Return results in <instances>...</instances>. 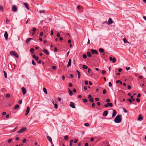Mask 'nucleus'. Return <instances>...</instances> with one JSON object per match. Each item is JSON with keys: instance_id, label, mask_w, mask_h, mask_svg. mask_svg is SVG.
<instances>
[{"instance_id": "nucleus-1", "label": "nucleus", "mask_w": 146, "mask_h": 146, "mask_svg": "<svg viewBox=\"0 0 146 146\" xmlns=\"http://www.w3.org/2000/svg\"><path fill=\"white\" fill-rule=\"evenodd\" d=\"M122 116L121 115L119 114L118 115L114 120V122L117 123H120L122 120Z\"/></svg>"}, {"instance_id": "nucleus-2", "label": "nucleus", "mask_w": 146, "mask_h": 146, "mask_svg": "<svg viewBox=\"0 0 146 146\" xmlns=\"http://www.w3.org/2000/svg\"><path fill=\"white\" fill-rule=\"evenodd\" d=\"M27 129L26 127H23L19 130L17 131V133H21L26 131Z\"/></svg>"}, {"instance_id": "nucleus-3", "label": "nucleus", "mask_w": 146, "mask_h": 146, "mask_svg": "<svg viewBox=\"0 0 146 146\" xmlns=\"http://www.w3.org/2000/svg\"><path fill=\"white\" fill-rule=\"evenodd\" d=\"M10 53L11 55L15 56L17 58H18L19 57L15 51H11L10 52Z\"/></svg>"}, {"instance_id": "nucleus-4", "label": "nucleus", "mask_w": 146, "mask_h": 146, "mask_svg": "<svg viewBox=\"0 0 146 146\" xmlns=\"http://www.w3.org/2000/svg\"><path fill=\"white\" fill-rule=\"evenodd\" d=\"M42 52L46 53L47 55L48 56L50 55L49 52L47 50L45 49H43L42 50Z\"/></svg>"}, {"instance_id": "nucleus-5", "label": "nucleus", "mask_w": 146, "mask_h": 146, "mask_svg": "<svg viewBox=\"0 0 146 146\" xmlns=\"http://www.w3.org/2000/svg\"><path fill=\"white\" fill-rule=\"evenodd\" d=\"M91 51L92 53V54H94L95 53L96 54H97L98 53V51H97L96 50H94L93 49H92L91 50Z\"/></svg>"}, {"instance_id": "nucleus-6", "label": "nucleus", "mask_w": 146, "mask_h": 146, "mask_svg": "<svg viewBox=\"0 0 146 146\" xmlns=\"http://www.w3.org/2000/svg\"><path fill=\"white\" fill-rule=\"evenodd\" d=\"M30 111V108L29 107H28L27 108V110H26L25 111V115L27 116V115L28 113H29Z\"/></svg>"}, {"instance_id": "nucleus-7", "label": "nucleus", "mask_w": 146, "mask_h": 146, "mask_svg": "<svg viewBox=\"0 0 146 146\" xmlns=\"http://www.w3.org/2000/svg\"><path fill=\"white\" fill-rule=\"evenodd\" d=\"M109 59L110 61H112V62L113 63H115L116 61V59L115 58H112L111 57H110Z\"/></svg>"}, {"instance_id": "nucleus-8", "label": "nucleus", "mask_w": 146, "mask_h": 146, "mask_svg": "<svg viewBox=\"0 0 146 146\" xmlns=\"http://www.w3.org/2000/svg\"><path fill=\"white\" fill-rule=\"evenodd\" d=\"M4 37L6 40L8 39V35L7 31H5L4 34Z\"/></svg>"}, {"instance_id": "nucleus-9", "label": "nucleus", "mask_w": 146, "mask_h": 146, "mask_svg": "<svg viewBox=\"0 0 146 146\" xmlns=\"http://www.w3.org/2000/svg\"><path fill=\"white\" fill-rule=\"evenodd\" d=\"M33 38H28L26 40V42L27 44H29V42L31 40H33Z\"/></svg>"}, {"instance_id": "nucleus-10", "label": "nucleus", "mask_w": 146, "mask_h": 146, "mask_svg": "<svg viewBox=\"0 0 146 146\" xmlns=\"http://www.w3.org/2000/svg\"><path fill=\"white\" fill-rule=\"evenodd\" d=\"M47 139L50 142L51 144H53V143L52 141V138L48 136H47Z\"/></svg>"}, {"instance_id": "nucleus-11", "label": "nucleus", "mask_w": 146, "mask_h": 146, "mask_svg": "<svg viewBox=\"0 0 146 146\" xmlns=\"http://www.w3.org/2000/svg\"><path fill=\"white\" fill-rule=\"evenodd\" d=\"M70 106L73 108H75L74 103L72 102L70 103Z\"/></svg>"}, {"instance_id": "nucleus-12", "label": "nucleus", "mask_w": 146, "mask_h": 146, "mask_svg": "<svg viewBox=\"0 0 146 146\" xmlns=\"http://www.w3.org/2000/svg\"><path fill=\"white\" fill-rule=\"evenodd\" d=\"M21 90L23 92V94L24 95L26 93V90L25 88L24 87H22L21 88Z\"/></svg>"}, {"instance_id": "nucleus-13", "label": "nucleus", "mask_w": 146, "mask_h": 146, "mask_svg": "<svg viewBox=\"0 0 146 146\" xmlns=\"http://www.w3.org/2000/svg\"><path fill=\"white\" fill-rule=\"evenodd\" d=\"M143 119V117L141 115V114L139 115V116L137 120L141 121Z\"/></svg>"}, {"instance_id": "nucleus-14", "label": "nucleus", "mask_w": 146, "mask_h": 146, "mask_svg": "<svg viewBox=\"0 0 146 146\" xmlns=\"http://www.w3.org/2000/svg\"><path fill=\"white\" fill-rule=\"evenodd\" d=\"M108 113V111L107 110L103 112V115L104 117H106Z\"/></svg>"}, {"instance_id": "nucleus-15", "label": "nucleus", "mask_w": 146, "mask_h": 146, "mask_svg": "<svg viewBox=\"0 0 146 146\" xmlns=\"http://www.w3.org/2000/svg\"><path fill=\"white\" fill-rule=\"evenodd\" d=\"M71 64V59H70L69 60V61L67 64V67H68L69 66H70Z\"/></svg>"}, {"instance_id": "nucleus-16", "label": "nucleus", "mask_w": 146, "mask_h": 146, "mask_svg": "<svg viewBox=\"0 0 146 146\" xmlns=\"http://www.w3.org/2000/svg\"><path fill=\"white\" fill-rule=\"evenodd\" d=\"M116 114V111L115 110H113V113L112 115V117H114Z\"/></svg>"}, {"instance_id": "nucleus-17", "label": "nucleus", "mask_w": 146, "mask_h": 146, "mask_svg": "<svg viewBox=\"0 0 146 146\" xmlns=\"http://www.w3.org/2000/svg\"><path fill=\"white\" fill-rule=\"evenodd\" d=\"M37 12H38L40 14H41L42 13H45V11L44 10H39V11L37 10Z\"/></svg>"}, {"instance_id": "nucleus-18", "label": "nucleus", "mask_w": 146, "mask_h": 146, "mask_svg": "<svg viewBox=\"0 0 146 146\" xmlns=\"http://www.w3.org/2000/svg\"><path fill=\"white\" fill-rule=\"evenodd\" d=\"M24 5L25 7L27 9H29V7L28 4L27 3H24Z\"/></svg>"}, {"instance_id": "nucleus-19", "label": "nucleus", "mask_w": 146, "mask_h": 146, "mask_svg": "<svg viewBox=\"0 0 146 146\" xmlns=\"http://www.w3.org/2000/svg\"><path fill=\"white\" fill-rule=\"evenodd\" d=\"M108 23L109 24H111L113 23V21L110 18L108 20Z\"/></svg>"}, {"instance_id": "nucleus-20", "label": "nucleus", "mask_w": 146, "mask_h": 146, "mask_svg": "<svg viewBox=\"0 0 146 146\" xmlns=\"http://www.w3.org/2000/svg\"><path fill=\"white\" fill-rule=\"evenodd\" d=\"M68 93L69 95L71 96H72L73 94V92L69 89H68Z\"/></svg>"}, {"instance_id": "nucleus-21", "label": "nucleus", "mask_w": 146, "mask_h": 146, "mask_svg": "<svg viewBox=\"0 0 146 146\" xmlns=\"http://www.w3.org/2000/svg\"><path fill=\"white\" fill-rule=\"evenodd\" d=\"M107 104L108 106L111 107L113 106V104L111 103H107Z\"/></svg>"}, {"instance_id": "nucleus-22", "label": "nucleus", "mask_w": 146, "mask_h": 146, "mask_svg": "<svg viewBox=\"0 0 146 146\" xmlns=\"http://www.w3.org/2000/svg\"><path fill=\"white\" fill-rule=\"evenodd\" d=\"M77 8L78 9H83L84 8L83 7L79 5H78L77 6Z\"/></svg>"}, {"instance_id": "nucleus-23", "label": "nucleus", "mask_w": 146, "mask_h": 146, "mask_svg": "<svg viewBox=\"0 0 146 146\" xmlns=\"http://www.w3.org/2000/svg\"><path fill=\"white\" fill-rule=\"evenodd\" d=\"M3 73H4V74L5 78H7V74L6 73V72L5 71H3Z\"/></svg>"}, {"instance_id": "nucleus-24", "label": "nucleus", "mask_w": 146, "mask_h": 146, "mask_svg": "<svg viewBox=\"0 0 146 146\" xmlns=\"http://www.w3.org/2000/svg\"><path fill=\"white\" fill-rule=\"evenodd\" d=\"M87 55L89 57H91L92 56V55L91 53L90 52H88L87 53Z\"/></svg>"}, {"instance_id": "nucleus-25", "label": "nucleus", "mask_w": 146, "mask_h": 146, "mask_svg": "<svg viewBox=\"0 0 146 146\" xmlns=\"http://www.w3.org/2000/svg\"><path fill=\"white\" fill-rule=\"evenodd\" d=\"M99 51L101 53H103L104 51V50L102 48H100L99 49Z\"/></svg>"}, {"instance_id": "nucleus-26", "label": "nucleus", "mask_w": 146, "mask_h": 146, "mask_svg": "<svg viewBox=\"0 0 146 146\" xmlns=\"http://www.w3.org/2000/svg\"><path fill=\"white\" fill-rule=\"evenodd\" d=\"M53 104L54 105V108L56 109L58 108V105L57 104H54V102H53Z\"/></svg>"}, {"instance_id": "nucleus-27", "label": "nucleus", "mask_w": 146, "mask_h": 146, "mask_svg": "<svg viewBox=\"0 0 146 146\" xmlns=\"http://www.w3.org/2000/svg\"><path fill=\"white\" fill-rule=\"evenodd\" d=\"M83 68L85 69H86L88 68V67L85 65H83L82 66Z\"/></svg>"}, {"instance_id": "nucleus-28", "label": "nucleus", "mask_w": 146, "mask_h": 146, "mask_svg": "<svg viewBox=\"0 0 146 146\" xmlns=\"http://www.w3.org/2000/svg\"><path fill=\"white\" fill-rule=\"evenodd\" d=\"M73 142V140L72 139L71 140L70 142V146H72V143Z\"/></svg>"}, {"instance_id": "nucleus-29", "label": "nucleus", "mask_w": 146, "mask_h": 146, "mask_svg": "<svg viewBox=\"0 0 146 146\" xmlns=\"http://www.w3.org/2000/svg\"><path fill=\"white\" fill-rule=\"evenodd\" d=\"M19 107V105L18 104H17L15 106L14 108V109L15 110L17 109H18Z\"/></svg>"}, {"instance_id": "nucleus-30", "label": "nucleus", "mask_w": 146, "mask_h": 146, "mask_svg": "<svg viewBox=\"0 0 146 146\" xmlns=\"http://www.w3.org/2000/svg\"><path fill=\"white\" fill-rule=\"evenodd\" d=\"M43 91H44V92L46 94H47V90H46V89L45 88H43Z\"/></svg>"}, {"instance_id": "nucleus-31", "label": "nucleus", "mask_w": 146, "mask_h": 146, "mask_svg": "<svg viewBox=\"0 0 146 146\" xmlns=\"http://www.w3.org/2000/svg\"><path fill=\"white\" fill-rule=\"evenodd\" d=\"M123 42L125 43H128V42L127 41L125 38H124L123 39Z\"/></svg>"}, {"instance_id": "nucleus-32", "label": "nucleus", "mask_w": 146, "mask_h": 146, "mask_svg": "<svg viewBox=\"0 0 146 146\" xmlns=\"http://www.w3.org/2000/svg\"><path fill=\"white\" fill-rule=\"evenodd\" d=\"M12 9H17L16 6L15 5H13Z\"/></svg>"}, {"instance_id": "nucleus-33", "label": "nucleus", "mask_w": 146, "mask_h": 146, "mask_svg": "<svg viewBox=\"0 0 146 146\" xmlns=\"http://www.w3.org/2000/svg\"><path fill=\"white\" fill-rule=\"evenodd\" d=\"M84 125L87 127H88L90 126V125L89 124V123H86L84 124Z\"/></svg>"}, {"instance_id": "nucleus-34", "label": "nucleus", "mask_w": 146, "mask_h": 146, "mask_svg": "<svg viewBox=\"0 0 146 146\" xmlns=\"http://www.w3.org/2000/svg\"><path fill=\"white\" fill-rule=\"evenodd\" d=\"M64 139L65 140H67L68 139V137L67 135H65L64 137Z\"/></svg>"}, {"instance_id": "nucleus-35", "label": "nucleus", "mask_w": 146, "mask_h": 146, "mask_svg": "<svg viewBox=\"0 0 146 146\" xmlns=\"http://www.w3.org/2000/svg\"><path fill=\"white\" fill-rule=\"evenodd\" d=\"M127 101H129V102L131 103L132 102V100L130 99H127Z\"/></svg>"}, {"instance_id": "nucleus-36", "label": "nucleus", "mask_w": 146, "mask_h": 146, "mask_svg": "<svg viewBox=\"0 0 146 146\" xmlns=\"http://www.w3.org/2000/svg\"><path fill=\"white\" fill-rule=\"evenodd\" d=\"M32 63L33 65L35 66L36 65V63L34 62V61L33 60H32Z\"/></svg>"}, {"instance_id": "nucleus-37", "label": "nucleus", "mask_w": 146, "mask_h": 146, "mask_svg": "<svg viewBox=\"0 0 146 146\" xmlns=\"http://www.w3.org/2000/svg\"><path fill=\"white\" fill-rule=\"evenodd\" d=\"M83 57L85 59L87 57V56L85 54H84L83 55Z\"/></svg>"}, {"instance_id": "nucleus-38", "label": "nucleus", "mask_w": 146, "mask_h": 146, "mask_svg": "<svg viewBox=\"0 0 146 146\" xmlns=\"http://www.w3.org/2000/svg\"><path fill=\"white\" fill-rule=\"evenodd\" d=\"M89 100L91 102H94V99L93 98H91L89 99Z\"/></svg>"}, {"instance_id": "nucleus-39", "label": "nucleus", "mask_w": 146, "mask_h": 146, "mask_svg": "<svg viewBox=\"0 0 146 146\" xmlns=\"http://www.w3.org/2000/svg\"><path fill=\"white\" fill-rule=\"evenodd\" d=\"M87 102V100L86 99L83 100V102L84 103H86Z\"/></svg>"}, {"instance_id": "nucleus-40", "label": "nucleus", "mask_w": 146, "mask_h": 146, "mask_svg": "<svg viewBox=\"0 0 146 146\" xmlns=\"http://www.w3.org/2000/svg\"><path fill=\"white\" fill-rule=\"evenodd\" d=\"M10 95L9 94H7L6 95V97L7 98H9L10 97Z\"/></svg>"}, {"instance_id": "nucleus-41", "label": "nucleus", "mask_w": 146, "mask_h": 146, "mask_svg": "<svg viewBox=\"0 0 146 146\" xmlns=\"http://www.w3.org/2000/svg\"><path fill=\"white\" fill-rule=\"evenodd\" d=\"M22 101L21 100H19L18 101V103L19 104H21L22 103Z\"/></svg>"}, {"instance_id": "nucleus-42", "label": "nucleus", "mask_w": 146, "mask_h": 146, "mask_svg": "<svg viewBox=\"0 0 146 146\" xmlns=\"http://www.w3.org/2000/svg\"><path fill=\"white\" fill-rule=\"evenodd\" d=\"M26 139H24L23 141V143H24L26 141Z\"/></svg>"}, {"instance_id": "nucleus-43", "label": "nucleus", "mask_w": 146, "mask_h": 146, "mask_svg": "<svg viewBox=\"0 0 146 146\" xmlns=\"http://www.w3.org/2000/svg\"><path fill=\"white\" fill-rule=\"evenodd\" d=\"M34 50V49L33 48H31L30 49V52H32Z\"/></svg>"}, {"instance_id": "nucleus-44", "label": "nucleus", "mask_w": 146, "mask_h": 146, "mask_svg": "<svg viewBox=\"0 0 146 146\" xmlns=\"http://www.w3.org/2000/svg\"><path fill=\"white\" fill-rule=\"evenodd\" d=\"M88 97L89 99L92 98V96L91 95H88Z\"/></svg>"}, {"instance_id": "nucleus-45", "label": "nucleus", "mask_w": 146, "mask_h": 146, "mask_svg": "<svg viewBox=\"0 0 146 146\" xmlns=\"http://www.w3.org/2000/svg\"><path fill=\"white\" fill-rule=\"evenodd\" d=\"M43 35V32H41L40 34V36H42Z\"/></svg>"}, {"instance_id": "nucleus-46", "label": "nucleus", "mask_w": 146, "mask_h": 146, "mask_svg": "<svg viewBox=\"0 0 146 146\" xmlns=\"http://www.w3.org/2000/svg\"><path fill=\"white\" fill-rule=\"evenodd\" d=\"M52 68L53 70H55L56 68V66H52Z\"/></svg>"}, {"instance_id": "nucleus-47", "label": "nucleus", "mask_w": 146, "mask_h": 146, "mask_svg": "<svg viewBox=\"0 0 146 146\" xmlns=\"http://www.w3.org/2000/svg\"><path fill=\"white\" fill-rule=\"evenodd\" d=\"M36 29L35 27H34L33 29V32H35L36 31Z\"/></svg>"}, {"instance_id": "nucleus-48", "label": "nucleus", "mask_w": 146, "mask_h": 146, "mask_svg": "<svg viewBox=\"0 0 146 146\" xmlns=\"http://www.w3.org/2000/svg\"><path fill=\"white\" fill-rule=\"evenodd\" d=\"M12 139H9L8 140V142L9 143H10L12 140Z\"/></svg>"}, {"instance_id": "nucleus-49", "label": "nucleus", "mask_w": 146, "mask_h": 146, "mask_svg": "<svg viewBox=\"0 0 146 146\" xmlns=\"http://www.w3.org/2000/svg\"><path fill=\"white\" fill-rule=\"evenodd\" d=\"M106 71L104 70H103L102 71V73L103 74H104L106 73Z\"/></svg>"}, {"instance_id": "nucleus-50", "label": "nucleus", "mask_w": 146, "mask_h": 146, "mask_svg": "<svg viewBox=\"0 0 146 146\" xmlns=\"http://www.w3.org/2000/svg\"><path fill=\"white\" fill-rule=\"evenodd\" d=\"M106 90L105 89H104L103 91V93L105 94L106 93Z\"/></svg>"}, {"instance_id": "nucleus-51", "label": "nucleus", "mask_w": 146, "mask_h": 146, "mask_svg": "<svg viewBox=\"0 0 146 146\" xmlns=\"http://www.w3.org/2000/svg\"><path fill=\"white\" fill-rule=\"evenodd\" d=\"M110 101V100L109 99H108L106 100V102L107 103H109Z\"/></svg>"}, {"instance_id": "nucleus-52", "label": "nucleus", "mask_w": 146, "mask_h": 146, "mask_svg": "<svg viewBox=\"0 0 146 146\" xmlns=\"http://www.w3.org/2000/svg\"><path fill=\"white\" fill-rule=\"evenodd\" d=\"M136 101L137 102H140V99L138 98H137L136 99Z\"/></svg>"}, {"instance_id": "nucleus-53", "label": "nucleus", "mask_w": 146, "mask_h": 146, "mask_svg": "<svg viewBox=\"0 0 146 146\" xmlns=\"http://www.w3.org/2000/svg\"><path fill=\"white\" fill-rule=\"evenodd\" d=\"M6 112H3L2 113V114L3 115H5L6 114Z\"/></svg>"}, {"instance_id": "nucleus-54", "label": "nucleus", "mask_w": 146, "mask_h": 146, "mask_svg": "<svg viewBox=\"0 0 146 146\" xmlns=\"http://www.w3.org/2000/svg\"><path fill=\"white\" fill-rule=\"evenodd\" d=\"M95 105V104L94 102H93L92 104V107H94Z\"/></svg>"}, {"instance_id": "nucleus-55", "label": "nucleus", "mask_w": 146, "mask_h": 146, "mask_svg": "<svg viewBox=\"0 0 146 146\" xmlns=\"http://www.w3.org/2000/svg\"><path fill=\"white\" fill-rule=\"evenodd\" d=\"M109 85L110 87H111L112 86V84L111 82H109Z\"/></svg>"}, {"instance_id": "nucleus-56", "label": "nucleus", "mask_w": 146, "mask_h": 146, "mask_svg": "<svg viewBox=\"0 0 146 146\" xmlns=\"http://www.w3.org/2000/svg\"><path fill=\"white\" fill-rule=\"evenodd\" d=\"M19 138L18 137H16L15 138V139L17 141H18V140H19Z\"/></svg>"}, {"instance_id": "nucleus-57", "label": "nucleus", "mask_w": 146, "mask_h": 146, "mask_svg": "<svg viewBox=\"0 0 146 146\" xmlns=\"http://www.w3.org/2000/svg\"><path fill=\"white\" fill-rule=\"evenodd\" d=\"M53 34V32L52 30L50 31V35H52Z\"/></svg>"}, {"instance_id": "nucleus-58", "label": "nucleus", "mask_w": 146, "mask_h": 146, "mask_svg": "<svg viewBox=\"0 0 146 146\" xmlns=\"http://www.w3.org/2000/svg\"><path fill=\"white\" fill-rule=\"evenodd\" d=\"M85 84L86 85H87L88 84V82L87 81H86L85 82Z\"/></svg>"}, {"instance_id": "nucleus-59", "label": "nucleus", "mask_w": 146, "mask_h": 146, "mask_svg": "<svg viewBox=\"0 0 146 146\" xmlns=\"http://www.w3.org/2000/svg\"><path fill=\"white\" fill-rule=\"evenodd\" d=\"M97 104L98 106H100L101 105V103H100V102H97Z\"/></svg>"}, {"instance_id": "nucleus-60", "label": "nucleus", "mask_w": 146, "mask_h": 146, "mask_svg": "<svg viewBox=\"0 0 146 146\" xmlns=\"http://www.w3.org/2000/svg\"><path fill=\"white\" fill-rule=\"evenodd\" d=\"M60 34L59 33H58L57 34V36L58 37H60Z\"/></svg>"}, {"instance_id": "nucleus-61", "label": "nucleus", "mask_w": 146, "mask_h": 146, "mask_svg": "<svg viewBox=\"0 0 146 146\" xmlns=\"http://www.w3.org/2000/svg\"><path fill=\"white\" fill-rule=\"evenodd\" d=\"M78 141V139H75L74 141V143H76Z\"/></svg>"}, {"instance_id": "nucleus-62", "label": "nucleus", "mask_w": 146, "mask_h": 146, "mask_svg": "<svg viewBox=\"0 0 146 146\" xmlns=\"http://www.w3.org/2000/svg\"><path fill=\"white\" fill-rule=\"evenodd\" d=\"M95 100L96 101H98L99 100V99L98 98H95Z\"/></svg>"}, {"instance_id": "nucleus-63", "label": "nucleus", "mask_w": 146, "mask_h": 146, "mask_svg": "<svg viewBox=\"0 0 146 146\" xmlns=\"http://www.w3.org/2000/svg\"><path fill=\"white\" fill-rule=\"evenodd\" d=\"M88 143H86L85 144V146H88Z\"/></svg>"}, {"instance_id": "nucleus-64", "label": "nucleus", "mask_w": 146, "mask_h": 146, "mask_svg": "<svg viewBox=\"0 0 146 146\" xmlns=\"http://www.w3.org/2000/svg\"><path fill=\"white\" fill-rule=\"evenodd\" d=\"M143 19L145 20L146 21V17L145 16H144L143 17Z\"/></svg>"}]
</instances>
